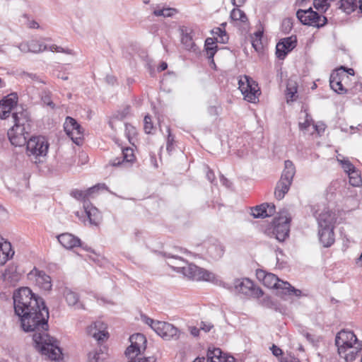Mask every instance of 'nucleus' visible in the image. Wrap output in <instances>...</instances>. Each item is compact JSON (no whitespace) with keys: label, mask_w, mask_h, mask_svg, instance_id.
Listing matches in <instances>:
<instances>
[{"label":"nucleus","mask_w":362,"mask_h":362,"mask_svg":"<svg viewBox=\"0 0 362 362\" xmlns=\"http://www.w3.org/2000/svg\"><path fill=\"white\" fill-rule=\"evenodd\" d=\"M15 314L19 317L25 332H33L35 348L43 356L54 361L62 359L59 341L48 333L49 310L43 299L36 296L28 287L13 293Z\"/></svg>","instance_id":"nucleus-1"},{"label":"nucleus","mask_w":362,"mask_h":362,"mask_svg":"<svg viewBox=\"0 0 362 362\" xmlns=\"http://www.w3.org/2000/svg\"><path fill=\"white\" fill-rule=\"evenodd\" d=\"M335 344L339 356L347 362L355 360L361 351V344L352 331H340L336 336Z\"/></svg>","instance_id":"nucleus-2"},{"label":"nucleus","mask_w":362,"mask_h":362,"mask_svg":"<svg viewBox=\"0 0 362 362\" xmlns=\"http://www.w3.org/2000/svg\"><path fill=\"white\" fill-rule=\"evenodd\" d=\"M180 265L173 266L172 268L184 274L187 278L196 281H212L214 279V274L204 269L200 268L194 264H189L183 259H178Z\"/></svg>","instance_id":"nucleus-3"},{"label":"nucleus","mask_w":362,"mask_h":362,"mask_svg":"<svg viewBox=\"0 0 362 362\" xmlns=\"http://www.w3.org/2000/svg\"><path fill=\"white\" fill-rule=\"evenodd\" d=\"M290 221L291 217L287 211L279 212V216L274 219L272 226L268 229L269 235L279 242L284 241L288 237Z\"/></svg>","instance_id":"nucleus-4"},{"label":"nucleus","mask_w":362,"mask_h":362,"mask_svg":"<svg viewBox=\"0 0 362 362\" xmlns=\"http://www.w3.org/2000/svg\"><path fill=\"white\" fill-rule=\"evenodd\" d=\"M263 284L271 288L276 289L277 295L282 298L286 296H295L300 297L302 291L295 288L288 282L280 280L275 274L268 273Z\"/></svg>","instance_id":"nucleus-5"},{"label":"nucleus","mask_w":362,"mask_h":362,"mask_svg":"<svg viewBox=\"0 0 362 362\" xmlns=\"http://www.w3.org/2000/svg\"><path fill=\"white\" fill-rule=\"evenodd\" d=\"M296 16L303 25L317 28L323 27L327 21L325 16H320L311 8L306 10L299 9L296 12Z\"/></svg>","instance_id":"nucleus-6"},{"label":"nucleus","mask_w":362,"mask_h":362,"mask_svg":"<svg viewBox=\"0 0 362 362\" xmlns=\"http://www.w3.org/2000/svg\"><path fill=\"white\" fill-rule=\"evenodd\" d=\"M27 153L35 158L45 156L48 151L49 144L44 136H32L26 142Z\"/></svg>","instance_id":"nucleus-7"},{"label":"nucleus","mask_w":362,"mask_h":362,"mask_svg":"<svg viewBox=\"0 0 362 362\" xmlns=\"http://www.w3.org/2000/svg\"><path fill=\"white\" fill-rule=\"evenodd\" d=\"M156 333L165 340H177L180 336V331L173 325L160 321L157 323Z\"/></svg>","instance_id":"nucleus-8"},{"label":"nucleus","mask_w":362,"mask_h":362,"mask_svg":"<svg viewBox=\"0 0 362 362\" xmlns=\"http://www.w3.org/2000/svg\"><path fill=\"white\" fill-rule=\"evenodd\" d=\"M233 288L235 292L246 296L255 294L259 296L263 294L261 289L254 288L253 282L249 279H235L233 282Z\"/></svg>","instance_id":"nucleus-9"},{"label":"nucleus","mask_w":362,"mask_h":362,"mask_svg":"<svg viewBox=\"0 0 362 362\" xmlns=\"http://www.w3.org/2000/svg\"><path fill=\"white\" fill-rule=\"evenodd\" d=\"M30 132L26 131L25 127L19 128L12 127L8 130V138L13 146H23L25 145Z\"/></svg>","instance_id":"nucleus-10"},{"label":"nucleus","mask_w":362,"mask_h":362,"mask_svg":"<svg viewBox=\"0 0 362 362\" xmlns=\"http://www.w3.org/2000/svg\"><path fill=\"white\" fill-rule=\"evenodd\" d=\"M64 131L71 140L76 144H79L82 136L81 125L71 117H67L64 124Z\"/></svg>","instance_id":"nucleus-11"},{"label":"nucleus","mask_w":362,"mask_h":362,"mask_svg":"<svg viewBox=\"0 0 362 362\" xmlns=\"http://www.w3.org/2000/svg\"><path fill=\"white\" fill-rule=\"evenodd\" d=\"M296 44L297 39L296 36L283 38L276 46V57L280 59H284L288 53L296 47Z\"/></svg>","instance_id":"nucleus-12"},{"label":"nucleus","mask_w":362,"mask_h":362,"mask_svg":"<svg viewBox=\"0 0 362 362\" xmlns=\"http://www.w3.org/2000/svg\"><path fill=\"white\" fill-rule=\"evenodd\" d=\"M251 211L254 218H263L273 216L276 212V207L274 204L263 203L251 208Z\"/></svg>","instance_id":"nucleus-13"},{"label":"nucleus","mask_w":362,"mask_h":362,"mask_svg":"<svg viewBox=\"0 0 362 362\" xmlns=\"http://www.w3.org/2000/svg\"><path fill=\"white\" fill-rule=\"evenodd\" d=\"M30 277L35 276L36 284L45 291H49L52 288L51 278L43 271L34 268L29 274Z\"/></svg>","instance_id":"nucleus-14"},{"label":"nucleus","mask_w":362,"mask_h":362,"mask_svg":"<svg viewBox=\"0 0 362 362\" xmlns=\"http://www.w3.org/2000/svg\"><path fill=\"white\" fill-rule=\"evenodd\" d=\"M16 103L17 98L14 95H8L2 99L0 101V119H4L8 117Z\"/></svg>","instance_id":"nucleus-15"},{"label":"nucleus","mask_w":362,"mask_h":362,"mask_svg":"<svg viewBox=\"0 0 362 362\" xmlns=\"http://www.w3.org/2000/svg\"><path fill=\"white\" fill-rule=\"evenodd\" d=\"M134 160L135 156L133 148L130 147H126L122 148V156L115 158L110 161V164L112 166L127 165L134 162Z\"/></svg>","instance_id":"nucleus-16"},{"label":"nucleus","mask_w":362,"mask_h":362,"mask_svg":"<svg viewBox=\"0 0 362 362\" xmlns=\"http://www.w3.org/2000/svg\"><path fill=\"white\" fill-rule=\"evenodd\" d=\"M88 335L95 338L97 341H102L107 337L106 325L101 321H96L87 329Z\"/></svg>","instance_id":"nucleus-17"},{"label":"nucleus","mask_w":362,"mask_h":362,"mask_svg":"<svg viewBox=\"0 0 362 362\" xmlns=\"http://www.w3.org/2000/svg\"><path fill=\"white\" fill-rule=\"evenodd\" d=\"M57 240L59 243L67 250H71L76 247H83L81 240L69 233L59 235Z\"/></svg>","instance_id":"nucleus-18"},{"label":"nucleus","mask_w":362,"mask_h":362,"mask_svg":"<svg viewBox=\"0 0 362 362\" xmlns=\"http://www.w3.org/2000/svg\"><path fill=\"white\" fill-rule=\"evenodd\" d=\"M12 117L14 122L13 127L19 128L25 127L26 131H30V119L27 111L21 110L20 112H14L12 113Z\"/></svg>","instance_id":"nucleus-19"},{"label":"nucleus","mask_w":362,"mask_h":362,"mask_svg":"<svg viewBox=\"0 0 362 362\" xmlns=\"http://www.w3.org/2000/svg\"><path fill=\"white\" fill-rule=\"evenodd\" d=\"M225 252L224 246L217 240H214L210 243L206 249V253L212 259L218 260L221 259Z\"/></svg>","instance_id":"nucleus-20"},{"label":"nucleus","mask_w":362,"mask_h":362,"mask_svg":"<svg viewBox=\"0 0 362 362\" xmlns=\"http://www.w3.org/2000/svg\"><path fill=\"white\" fill-rule=\"evenodd\" d=\"M13 255L11 243L0 236V265H4Z\"/></svg>","instance_id":"nucleus-21"},{"label":"nucleus","mask_w":362,"mask_h":362,"mask_svg":"<svg viewBox=\"0 0 362 362\" xmlns=\"http://www.w3.org/2000/svg\"><path fill=\"white\" fill-rule=\"evenodd\" d=\"M319 240L325 247H329L334 243L333 228H319Z\"/></svg>","instance_id":"nucleus-22"},{"label":"nucleus","mask_w":362,"mask_h":362,"mask_svg":"<svg viewBox=\"0 0 362 362\" xmlns=\"http://www.w3.org/2000/svg\"><path fill=\"white\" fill-rule=\"evenodd\" d=\"M83 207L89 223L91 225L98 226L102 220V215L98 209L90 204H84Z\"/></svg>","instance_id":"nucleus-23"},{"label":"nucleus","mask_w":362,"mask_h":362,"mask_svg":"<svg viewBox=\"0 0 362 362\" xmlns=\"http://www.w3.org/2000/svg\"><path fill=\"white\" fill-rule=\"evenodd\" d=\"M334 214L329 211H322L317 218L319 228H333L334 224Z\"/></svg>","instance_id":"nucleus-24"},{"label":"nucleus","mask_w":362,"mask_h":362,"mask_svg":"<svg viewBox=\"0 0 362 362\" xmlns=\"http://www.w3.org/2000/svg\"><path fill=\"white\" fill-rule=\"evenodd\" d=\"M284 170H283L281 179L279 181L292 184L293 178L296 173V168L292 161L287 160L284 162Z\"/></svg>","instance_id":"nucleus-25"},{"label":"nucleus","mask_w":362,"mask_h":362,"mask_svg":"<svg viewBox=\"0 0 362 362\" xmlns=\"http://www.w3.org/2000/svg\"><path fill=\"white\" fill-rule=\"evenodd\" d=\"M181 42L187 50L196 51L197 46L193 41L192 31H189L187 28L182 30Z\"/></svg>","instance_id":"nucleus-26"},{"label":"nucleus","mask_w":362,"mask_h":362,"mask_svg":"<svg viewBox=\"0 0 362 362\" xmlns=\"http://www.w3.org/2000/svg\"><path fill=\"white\" fill-rule=\"evenodd\" d=\"M129 341L137 349V353H141L146 348V339L143 334H132L129 337Z\"/></svg>","instance_id":"nucleus-27"},{"label":"nucleus","mask_w":362,"mask_h":362,"mask_svg":"<svg viewBox=\"0 0 362 362\" xmlns=\"http://www.w3.org/2000/svg\"><path fill=\"white\" fill-rule=\"evenodd\" d=\"M64 295L69 305L75 306L78 309L83 308V305L79 302L78 296L76 292L66 288Z\"/></svg>","instance_id":"nucleus-28"},{"label":"nucleus","mask_w":362,"mask_h":362,"mask_svg":"<svg viewBox=\"0 0 362 362\" xmlns=\"http://www.w3.org/2000/svg\"><path fill=\"white\" fill-rule=\"evenodd\" d=\"M259 92V89L258 85L253 81L251 82V87L247 89V92L244 93L245 99L250 103H256V101L258 100Z\"/></svg>","instance_id":"nucleus-29"},{"label":"nucleus","mask_w":362,"mask_h":362,"mask_svg":"<svg viewBox=\"0 0 362 362\" xmlns=\"http://www.w3.org/2000/svg\"><path fill=\"white\" fill-rule=\"evenodd\" d=\"M218 42L216 38L208 37L205 40V49L206 51L208 58L211 59V62L214 64V57L217 51V46L215 45Z\"/></svg>","instance_id":"nucleus-30"},{"label":"nucleus","mask_w":362,"mask_h":362,"mask_svg":"<svg viewBox=\"0 0 362 362\" xmlns=\"http://www.w3.org/2000/svg\"><path fill=\"white\" fill-rule=\"evenodd\" d=\"M4 279L10 281H17L19 279L18 267L16 264H10L5 269L3 274Z\"/></svg>","instance_id":"nucleus-31"},{"label":"nucleus","mask_w":362,"mask_h":362,"mask_svg":"<svg viewBox=\"0 0 362 362\" xmlns=\"http://www.w3.org/2000/svg\"><path fill=\"white\" fill-rule=\"evenodd\" d=\"M291 185V184L279 181L274 191L275 197L279 200L282 199L285 194L288 192Z\"/></svg>","instance_id":"nucleus-32"},{"label":"nucleus","mask_w":362,"mask_h":362,"mask_svg":"<svg viewBox=\"0 0 362 362\" xmlns=\"http://www.w3.org/2000/svg\"><path fill=\"white\" fill-rule=\"evenodd\" d=\"M206 357V362H221L223 352L218 348L209 349L207 351Z\"/></svg>","instance_id":"nucleus-33"},{"label":"nucleus","mask_w":362,"mask_h":362,"mask_svg":"<svg viewBox=\"0 0 362 362\" xmlns=\"http://www.w3.org/2000/svg\"><path fill=\"white\" fill-rule=\"evenodd\" d=\"M344 12L350 14L357 8L356 0H341L340 7Z\"/></svg>","instance_id":"nucleus-34"},{"label":"nucleus","mask_w":362,"mask_h":362,"mask_svg":"<svg viewBox=\"0 0 362 362\" xmlns=\"http://www.w3.org/2000/svg\"><path fill=\"white\" fill-rule=\"evenodd\" d=\"M346 78H348V76L346 74L345 67L341 66L339 69L331 74L329 81L342 83Z\"/></svg>","instance_id":"nucleus-35"},{"label":"nucleus","mask_w":362,"mask_h":362,"mask_svg":"<svg viewBox=\"0 0 362 362\" xmlns=\"http://www.w3.org/2000/svg\"><path fill=\"white\" fill-rule=\"evenodd\" d=\"M106 354L101 350H94L89 352L88 355V362H103Z\"/></svg>","instance_id":"nucleus-36"},{"label":"nucleus","mask_w":362,"mask_h":362,"mask_svg":"<svg viewBox=\"0 0 362 362\" xmlns=\"http://www.w3.org/2000/svg\"><path fill=\"white\" fill-rule=\"evenodd\" d=\"M30 52L38 53L46 50L47 46L38 40H32L28 42Z\"/></svg>","instance_id":"nucleus-37"},{"label":"nucleus","mask_w":362,"mask_h":362,"mask_svg":"<svg viewBox=\"0 0 362 362\" xmlns=\"http://www.w3.org/2000/svg\"><path fill=\"white\" fill-rule=\"evenodd\" d=\"M230 18L233 21H240L242 23L247 21V17L245 12L238 8H235L231 11Z\"/></svg>","instance_id":"nucleus-38"},{"label":"nucleus","mask_w":362,"mask_h":362,"mask_svg":"<svg viewBox=\"0 0 362 362\" xmlns=\"http://www.w3.org/2000/svg\"><path fill=\"white\" fill-rule=\"evenodd\" d=\"M349 183L354 187H361L362 185V178L360 173L356 170L349 174Z\"/></svg>","instance_id":"nucleus-39"},{"label":"nucleus","mask_w":362,"mask_h":362,"mask_svg":"<svg viewBox=\"0 0 362 362\" xmlns=\"http://www.w3.org/2000/svg\"><path fill=\"white\" fill-rule=\"evenodd\" d=\"M253 80L250 77L247 76H244L238 81L239 89L241 90L242 93L244 95V93L247 91V89L251 87V82Z\"/></svg>","instance_id":"nucleus-40"},{"label":"nucleus","mask_w":362,"mask_h":362,"mask_svg":"<svg viewBox=\"0 0 362 362\" xmlns=\"http://www.w3.org/2000/svg\"><path fill=\"white\" fill-rule=\"evenodd\" d=\"M176 10L172 8H164L162 9H155L153 15L156 16L170 17L174 15Z\"/></svg>","instance_id":"nucleus-41"},{"label":"nucleus","mask_w":362,"mask_h":362,"mask_svg":"<svg viewBox=\"0 0 362 362\" xmlns=\"http://www.w3.org/2000/svg\"><path fill=\"white\" fill-rule=\"evenodd\" d=\"M125 134L129 143L133 144L132 140L136 135V128L129 124H125Z\"/></svg>","instance_id":"nucleus-42"},{"label":"nucleus","mask_w":362,"mask_h":362,"mask_svg":"<svg viewBox=\"0 0 362 362\" xmlns=\"http://www.w3.org/2000/svg\"><path fill=\"white\" fill-rule=\"evenodd\" d=\"M332 1V0H314L313 5L317 10L325 11L329 6V3Z\"/></svg>","instance_id":"nucleus-43"},{"label":"nucleus","mask_w":362,"mask_h":362,"mask_svg":"<svg viewBox=\"0 0 362 362\" xmlns=\"http://www.w3.org/2000/svg\"><path fill=\"white\" fill-rule=\"evenodd\" d=\"M329 86L331 88L339 94H344L347 92L342 85V83L336 81H329Z\"/></svg>","instance_id":"nucleus-44"},{"label":"nucleus","mask_w":362,"mask_h":362,"mask_svg":"<svg viewBox=\"0 0 362 362\" xmlns=\"http://www.w3.org/2000/svg\"><path fill=\"white\" fill-rule=\"evenodd\" d=\"M213 33L220 37L221 39L219 42L225 44L228 42V37L227 36L225 30H223L221 28H216L213 30Z\"/></svg>","instance_id":"nucleus-45"},{"label":"nucleus","mask_w":362,"mask_h":362,"mask_svg":"<svg viewBox=\"0 0 362 362\" xmlns=\"http://www.w3.org/2000/svg\"><path fill=\"white\" fill-rule=\"evenodd\" d=\"M105 184H98L93 187H91L88 188V189L85 190V192L86 194V197L88 199L90 197H92L93 194L98 192L99 189H105Z\"/></svg>","instance_id":"nucleus-46"},{"label":"nucleus","mask_w":362,"mask_h":362,"mask_svg":"<svg viewBox=\"0 0 362 362\" xmlns=\"http://www.w3.org/2000/svg\"><path fill=\"white\" fill-rule=\"evenodd\" d=\"M71 195L78 200H81L84 202V204H88L86 203V200L88 199L86 197V194L85 191L75 189L71 192Z\"/></svg>","instance_id":"nucleus-47"},{"label":"nucleus","mask_w":362,"mask_h":362,"mask_svg":"<svg viewBox=\"0 0 362 362\" xmlns=\"http://www.w3.org/2000/svg\"><path fill=\"white\" fill-rule=\"evenodd\" d=\"M293 28V21L291 18H285L281 23V30L284 33H288Z\"/></svg>","instance_id":"nucleus-48"},{"label":"nucleus","mask_w":362,"mask_h":362,"mask_svg":"<svg viewBox=\"0 0 362 362\" xmlns=\"http://www.w3.org/2000/svg\"><path fill=\"white\" fill-rule=\"evenodd\" d=\"M144 131L146 134H151L153 129L151 117L148 115H146L144 119Z\"/></svg>","instance_id":"nucleus-49"},{"label":"nucleus","mask_w":362,"mask_h":362,"mask_svg":"<svg viewBox=\"0 0 362 362\" xmlns=\"http://www.w3.org/2000/svg\"><path fill=\"white\" fill-rule=\"evenodd\" d=\"M168 138H167L166 148H167L168 151L170 152L174 148L175 139H174V136L172 135L170 133V129L169 127H168Z\"/></svg>","instance_id":"nucleus-50"},{"label":"nucleus","mask_w":362,"mask_h":362,"mask_svg":"<svg viewBox=\"0 0 362 362\" xmlns=\"http://www.w3.org/2000/svg\"><path fill=\"white\" fill-rule=\"evenodd\" d=\"M49 49L51 52H63L67 54H73V50L70 49H64L62 47L57 46L56 45H52L49 47Z\"/></svg>","instance_id":"nucleus-51"},{"label":"nucleus","mask_w":362,"mask_h":362,"mask_svg":"<svg viewBox=\"0 0 362 362\" xmlns=\"http://www.w3.org/2000/svg\"><path fill=\"white\" fill-rule=\"evenodd\" d=\"M143 321L148 325H149L151 329L154 331L156 329V327L158 326L157 323H160V321H156L147 316H142Z\"/></svg>","instance_id":"nucleus-52"},{"label":"nucleus","mask_w":362,"mask_h":362,"mask_svg":"<svg viewBox=\"0 0 362 362\" xmlns=\"http://www.w3.org/2000/svg\"><path fill=\"white\" fill-rule=\"evenodd\" d=\"M313 122L311 117L306 114L305 120L303 122H299V128L301 131H306Z\"/></svg>","instance_id":"nucleus-53"},{"label":"nucleus","mask_w":362,"mask_h":362,"mask_svg":"<svg viewBox=\"0 0 362 362\" xmlns=\"http://www.w3.org/2000/svg\"><path fill=\"white\" fill-rule=\"evenodd\" d=\"M139 354L140 353H137V349H136L134 345L132 344V343L131 345L129 347H127V349L125 351V355L132 359H133L134 358V354L138 356V354Z\"/></svg>","instance_id":"nucleus-54"},{"label":"nucleus","mask_w":362,"mask_h":362,"mask_svg":"<svg viewBox=\"0 0 362 362\" xmlns=\"http://www.w3.org/2000/svg\"><path fill=\"white\" fill-rule=\"evenodd\" d=\"M42 100L45 104L51 107L52 108L54 107V104L51 100V98H50L49 94L47 93L46 92H45L44 95H42Z\"/></svg>","instance_id":"nucleus-55"},{"label":"nucleus","mask_w":362,"mask_h":362,"mask_svg":"<svg viewBox=\"0 0 362 362\" xmlns=\"http://www.w3.org/2000/svg\"><path fill=\"white\" fill-rule=\"evenodd\" d=\"M267 274L268 273H267L264 270L257 269L256 272V276L259 281L263 283L265 281V278Z\"/></svg>","instance_id":"nucleus-56"},{"label":"nucleus","mask_w":362,"mask_h":362,"mask_svg":"<svg viewBox=\"0 0 362 362\" xmlns=\"http://www.w3.org/2000/svg\"><path fill=\"white\" fill-rule=\"evenodd\" d=\"M130 108L131 107L129 105H127L126 107H124L121 112H118L117 117H119L121 119L126 117L130 113Z\"/></svg>","instance_id":"nucleus-57"},{"label":"nucleus","mask_w":362,"mask_h":362,"mask_svg":"<svg viewBox=\"0 0 362 362\" xmlns=\"http://www.w3.org/2000/svg\"><path fill=\"white\" fill-rule=\"evenodd\" d=\"M134 362H156V358L151 356V357H138L136 358H134Z\"/></svg>","instance_id":"nucleus-58"},{"label":"nucleus","mask_w":362,"mask_h":362,"mask_svg":"<svg viewBox=\"0 0 362 362\" xmlns=\"http://www.w3.org/2000/svg\"><path fill=\"white\" fill-rule=\"evenodd\" d=\"M18 49L23 53L30 52L28 42H23L18 45Z\"/></svg>","instance_id":"nucleus-59"},{"label":"nucleus","mask_w":362,"mask_h":362,"mask_svg":"<svg viewBox=\"0 0 362 362\" xmlns=\"http://www.w3.org/2000/svg\"><path fill=\"white\" fill-rule=\"evenodd\" d=\"M313 127L319 135H321V134L323 133L325 130V125L323 123L317 124H313Z\"/></svg>","instance_id":"nucleus-60"},{"label":"nucleus","mask_w":362,"mask_h":362,"mask_svg":"<svg viewBox=\"0 0 362 362\" xmlns=\"http://www.w3.org/2000/svg\"><path fill=\"white\" fill-rule=\"evenodd\" d=\"M24 76L29 78L30 79L33 80V81H36L39 83H44L42 80H41L40 78V77L38 76H37V74H32V73H25L24 74Z\"/></svg>","instance_id":"nucleus-61"},{"label":"nucleus","mask_w":362,"mask_h":362,"mask_svg":"<svg viewBox=\"0 0 362 362\" xmlns=\"http://www.w3.org/2000/svg\"><path fill=\"white\" fill-rule=\"evenodd\" d=\"M344 168H345V170L349 174H350V173L354 172V170H356V168L354 167V165L349 161H346L344 163Z\"/></svg>","instance_id":"nucleus-62"},{"label":"nucleus","mask_w":362,"mask_h":362,"mask_svg":"<svg viewBox=\"0 0 362 362\" xmlns=\"http://www.w3.org/2000/svg\"><path fill=\"white\" fill-rule=\"evenodd\" d=\"M271 350L272 351V354L275 356H279L282 355V354H283L282 350L279 347H278L277 346H276L274 344L272 345Z\"/></svg>","instance_id":"nucleus-63"},{"label":"nucleus","mask_w":362,"mask_h":362,"mask_svg":"<svg viewBox=\"0 0 362 362\" xmlns=\"http://www.w3.org/2000/svg\"><path fill=\"white\" fill-rule=\"evenodd\" d=\"M208 112L210 115L217 116L218 115V108L216 106H210L208 108Z\"/></svg>","instance_id":"nucleus-64"}]
</instances>
